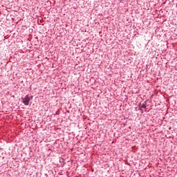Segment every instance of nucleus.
Listing matches in <instances>:
<instances>
[{
    "instance_id": "obj_1",
    "label": "nucleus",
    "mask_w": 177,
    "mask_h": 177,
    "mask_svg": "<svg viewBox=\"0 0 177 177\" xmlns=\"http://www.w3.org/2000/svg\"><path fill=\"white\" fill-rule=\"evenodd\" d=\"M32 99V96L28 97V95H26L24 98H23V103L25 104V106H28L30 104V100Z\"/></svg>"
},
{
    "instance_id": "obj_2",
    "label": "nucleus",
    "mask_w": 177,
    "mask_h": 177,
    "mask_svg": "<svg viewBox=\"0 0 177 177\" xmlns=\"http://www.w3.org/2000/svg\"><path fill=\"white\" fill-rule=\"evenodd\" d=\"M142 109H146V104H142Z\"/></svg>"
}]
</instances>
